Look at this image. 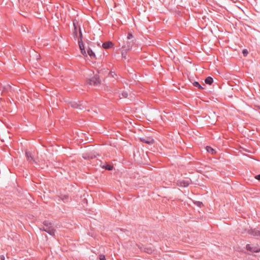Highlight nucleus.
<instances>
[{
    "label": "nucleus",
    "instance_id": "nucleus-1",
    "mask_svg": "<svg viewBox=\"0 0 260 260\" xmlns=\"http://www.w3.org/2000/svg\"><path fill=\"white\" fill-rule=\"evenodd\" d=\"M44 227L40 229V230L45 231L51 236L55 235V230L51 226V223L48 221L45 220L43 222Z\"/></svg>",
    "mask_w": 260,
    "mask_h": 260
},
{
    "label": "nucleus",
    "instance_id": "nucleus-2",
    "mask_svg": "<svg viewBox=\"0 0 260 260\" xmlns=\"http://www.w3.org/2000/svg\"><path fill=\"white\" fill-rule=\"evenodd\" d=\"M134 43V40H126L122 42L121 45L119 43V45L121 46V48H122L125 51L130 50Z\"/></svg>",
    "mask_w": 260,
    "mask_h": 260
},
{
    "label": "nucleus",
    "instance_id": "nucleus-3",
    "mask_svg": "<svg viewBox=\"0 0 260 260\" xmlns=\"http://www.w3.org/2000/svg\"><path fill=\"white\" fill-rule=\"evenodd\" d=\"M79 33H80V39L78 40L79 46V47H80V49L81 50L82 54L84 56H87V53H86V51L85 50V48H84V43H83V41L82 40V32H81L80 28H79Z\"/></svg>",
    "mask_w": 260,
    "mask_h": 260
},
{
    "label": "nucleus",
    "instance_id": "nucleus-4",
    "mask_svg": "<svg viewBox=\"0 0 260 260\" xmlns=\"http://www.w3.org/2000/svg\"><path fill=\"white\" fill-rule=\"evenodd\" d=\"M88 83L90 85H98L100 84L101 80L98 75H95L94 76L88 80Z\"/></svg>",
    "mask_w": 260,
    "mask_h": 260
},
{
    "label": "nucleus",
    "instance_id": "nucleus-5",
    "mask_svg": "<svg viewBox=\"0 0 260 260\" xmlns=\"http://www.w3.org/2000/svg\"><path fill=\"white\" fill-rule=\"evenodd\" d=\"M140 140L141 142L148 144H152L154 142V139L151 137L140 138Z\"/></svg>",
    "mask_w": 260,
    "mask_h": 260
},
{
    "label": "nucleus",
    "instance_id": "nucleus-6",
    "mask_svg": "<svg viewBox=\"0 0 260 260\" xmlns=\"http://www.w3.org/2000/svg\"><path fill=\"white\" fill-rule=\"evenodd\" d=\"M190 180H179L177 182V185L180 187H186L189 185Z\"/></svg>",
    "mask_w": 260,
    "mask_h": 260
},
{
    "label": "nucleus",
    "instance_id": "nucleus-7",
    "mask_svg": "<svg viewBox=\"0 0 260 260\" xmlns=\"http://www.w3.org/2000/svg\"><path fill=\"white\" fill-rule=\"evenodd\" d=\"M246 249L252 252H258L260 251V248L257 246H253L250 244L246 245Z\"/></svg>",
    "mask_w": 260,
    "mask_h": 260
},
{
    "label": "nucleus",
    "instance_id": "nucleus-8",
    "mask_svg": "<svg viewBox=\"0 0 260 260\" xmlns=\"http://www.w3.org/2000/svg\"><path fill=\"white\" fill-rule=\"evenodd\" d=\"M84 104L83 102H79V103L72 102L70 103V105L73 108L82 109L84 107Z\"/></svg>",
    "mask_w": 260,
    "mask_h": 260
},
{
    "label": "nucleus",
    "instance_id": "nucleus-9",
    "mask_svg": "<svg viewBox=\"0 0 260 260\" xmlns=\"http://www.w3.org/2000/svg\"><path fill=\"white\" fill-rule=\"evenodd\" d=\"M248 233L255 237H260V231L256 229H251L248 231Z\"/></svg>",
    "mask_w": 260,
    "mask_h": 260
},
{
    "label": "nucleus",
    "instance_id": "nucleus-10",
    "mask_svg": "<svg viewBox=\"0 0 260 260\" xmlns=\"http://www.w3.org/2000/svg\"><path fill=\"white\" fill-rule=\"evenodd\" d=\"M25 156H26L28 161H34V158L31 156V154L30 152L26 151L25 152Z\"/></svg>",
    "mask_w": 260,
    "mask_h": 260
},
{
    "label": "nucleus",
    "instance_id": "nucleus-11",
    "mask_svg": "<svg viewBox=\"0 0 260 260\" xmlns=\"http://www.w3.org/2000/svg\"><path fill=\"white\" fill-rule=\"evenodd\" d=\"M112 46V43L110 41L106 42L104 43L102 45L104 49H108L110 48Z\"/></svg>",
    "mask_w": 260,
    "mask_h": 260
},
{
    "label": "nucleus",
    "instance_id": "nucleus-12",
    "mask_svg": "<svg viewBox=\"0 0 260 260\" xmlns=\"http://www.w3.org/2000/svg\"><path fill=\"white\" fill-rule=\"evenodd\" d=\"M87 54L89 55V56L90 57L91 59L95 58V53L92 51V50L90 48H88L87 49Z\"/></svg>",
    "mask_w": 260,
    "mask_h": 260
},
{
    "label": "nucleus",
    "instance_id": "nucleus-13",
    "mask_svg": "<svg viewBox=\"0 0 260 260\" xmlns=\"http://www.w3.org/2000/svg\"><path fill=\"white\" fill-rule=\"evenodd\" d=\"M205 82L206 84L211 85L213 82V79L211 77H208L206 78Z\"/></svg>",
    "mask_w": 260,
    "mask_h": 260
},
{
    "label": "nucleus",
    "instance_id": "nucleus-14",
    "mask_svg": "<svg viewBox=\"0 0 260 260\" xmlns=\"http://www.w3.org/2000/svg\"><path fill=\"white\" fill-rule=\"evenodd\" d=\"M206 150L207 151V152H208L209 153H210L212 154H213L216 153L215 150L210 146H206Z\"/></svg>",
    "mask_w": 260,
    "mask_h": 260
},
{
    "label": "nucleus",
    "instance_id": "nucleus-15",
    "mask_svg": "<svg viewBox=\"0 0 260 260\" xmlns=\"http://www.w3.org/2000/svg\"><path fill=\"white\" fill-rule=\"evenodd\" d=\"M102 167L103 168H105V169L109 170V171L112 170L113 168V167L112 166L108 165V164H107L106 165H103Z\"/></svg>",
    "mask_w": 260,
    "mask_h": 260
},
{
    "label": "nucleus",
    "instance_id": "nucleus-16",
    "mask_svg": "<svg viewBox=\"0 0 260 260\" xmlns=\"http://www.w3.org/2000/svg\"><path fill=\"white\" fill-rule=\"evenodd\" d=\"M59 197L60 199V200L64 202H66L68 200L69 196L66 194H61Z\"/></svg>",
    "mask_w": 260,
    "mask_h": 260
},
{
    "label": "nucleus",
    "instance_id": "nucleus-17",
    "mask_svg": "<svg viewBox=\"0 0 260 260\" xmlns=\"http://www.w3.org/2000/svg\"><path fill=\"white\" fill-rule=\"evenodd\" d=\"M121 55L122 58H126V53L128 51H124L122 48H121Z\"/></svg>",
    "mask_w": 260,
    "mask_h": 260
},
{
    "label": "nucleus",
    "instance_id": "nucleus-18",
    "mask_svg": "<svg viewBox=\"0 0 260 260\" xmlns=\"http://www.w3.org/2000/svg\"><path fill=\"white\" fill-rule=\"evenodd\" d=\"M193 85L194 86L198 87L200 89H203V88L201 86V85L200 84V83L197 81H194L193 83Z\"/></svg>",
    "mask_w": 260,
    "mask_h": 260
},
{
    "label": "nucleus",
    "instance_id": "nucleus-19",
    "mask_svg": "<svg viewBox=\"0 0 260 260\" xmlns=\"http://www.w3.org/2000/svg\"><path fill=\"white\" fill-rule=\"evenodd\" d=\"M121 96L122 98H127L128 97V93L126 91H122L121 94Z\"/></svg>",
    "mask_w": 260,
    "mask_h": 260
},
{
    "label": "nucleus",
    "instance_id": "nucleus-20",
    "mask_svg": "<svg viewBox=\"0 0 260 260\" xmlns=\"http://www.w3.org/2000/svg\"><path fill=\"white\" fill-rule=\"evenodd\" d=\"M133 38V35L129 32L127 35V38H126V40H133L132 39Z\"/></svg>",
    "mask_w": 260,
    "mask_h": 260
},
{
    "label": "nucleus",
    "instance_id": "nucleus-21",
    "mask_svg": "<svg viewBox=\"0 0 260 260\" xmlns=\"http://www.w3.org/2000/svg\"><path fill=\"white\" fill-rule=\"evenodd\" d=\"M73 25H74V36H77V26L76 25L75 22L74 21L73 22Z\"/></svg>",
    "mask_w": 260,
    "mask_h": 260
},
{
    "label": "nucleus",
    "instance_id": "nucleus-22",
    "mask_svg": "<svg viewBox=\"0 0 260 260\" xmlns=\"http://www.w3.org/2000/svg\"><path fill=\"white\" fill-rule=\"evenodd\" d=\"M153 250L150 247L145 248V251H146L148 253H151L152 252Z\"/></svg>",
    "mask_w": 260,
    "mask_h": 260
},
{
    "label": "nucleus",
    "instance_id": "nucleus-23",
    "mask_svg": "<svg viewBox=\"0 0 260 260\" xmlns=\"http://www.w3.org/2000/svg\"><path fill=\"white\" fill-rule=\"evenodd\" d=\"M242 53L243 54V56L245 57L247 55L248 52L247 49H243L242 51Z\"/></svg>",
    "mask_w": 260,
    "mask_h": 260
},
{
    "label": "nucleus",
    "instance_id": "nucleus-24",
    "mask_svg": "<svg viewBox=\"0 0 260 260\" xmlns=\"http://www.w3.org/2000/svg\"><path fill=\"white\" fill-rule=\"evenodd\" d=\"M21 29H22V30H23V31H24V32H25V31H28V29H27V28L26 27V26L25 25H24V26H22L21 27Z\"/></svg>",
    "mask_w": 260,
    "mask_h": 260
},
{
    "label": "nucleus",
    "instance_id": "nucleus-25",
    "mask_svg": "<svg viewBox=\"0 0 260 260\" xmlns=\"http://www.w3.org/2000/svg\"><path fill=\"white\" fill-rule=\"evenodd\" d=\"M95 156H92L91 155V156H88L87 157L86 156H83V157L85 159H92L93 158H94Z\"/></svg>",
    "mask_w": 260,
    "mask_h": 260
},
{
    "label": "nucleus",
    "instance_id": "nucleus-26",
    "mask_svg": "<svg viewBox=\"0 0 260 260\" xmlns=\"http://www.w3.org/2000/svg\"><path fill=\"white\" fill-rule=\"evenodd\" d=\"M100 260H106V258L104 255H101L100 256Z\"/></svg>",
    "mask_w": 260,
    "mask_h": 260
},
{
    "label": "nucleus",
    "instance_id": "nucleus-27",
    "mask_svg": "<svg viewBox=\"0 0 260 260\" xmlns=\"http://www.w3.org/2000/svg\"><path fill=\"white\" fill-rule=\"evenodd\" d=\"M255 178L258 180H260V174L259 175H256Z\"/></svg>",
    "mask_w": 260,
    "mask_h": 260
},
{
    "label": "nucleus",
    "instance_id": "nucleus-28",
    "mask_svg": "<svg viewBox=\"0 0 260 260\" xmlns=\"http://www.w3.org/2000/svg\"><path fill=\"white\" fill-rule=\"evenodd\" d=\"M110 74L113 77H114V75H116L114 72H110Z\"/></svg>",
    "mask_w": 260,
    "mask_h": 260
},
{
    "label": "nucleus",
    "instance_id": "nucleus-29",
    "mask_svg": "<svg viewBox=\"0 0 260 260\" xmlns=\"http://www.w3.org/2000/svg\"><path fill=\"white\" fill-rule=\"evenodd\" d=\"M0 259H1V260H5V256L4 255H1L0 256Z\"/></svg>",
    "mask_w": 260,
    "mask_h": 260
},
{
    "label": "nucleus",
    "instance_id": "nucleus-30",
    "mask_svg": "<svg viewBox=\"0 0 260 260\" xmlns=\"http://www.w3.org/2000/svg\"><path fill=\"white\" fill-rule=\"evenodd\" d=\"M210 2L211 3H213V4H214V1H210Z\"/></svg>",
    "mask_w": 260,
    "mask_h": 260
},
{
    "label": "nucleus",
    "instance_id": "nucleus-31",
    "mask_svg": "<svg viewBox=\"0 0 260 260\" xmlns=\"http://www.w3.org/2000/svg\"><path fill=\"white\" fill-rule=\"evenodd\" d=\"M194 5H195L194 6L196 7V6H197V4L196 3H195V4H194Z\"/></svg>",
    "mask_w": 260,
    "mask_h": 260
},
{
    "label": "nucleus",
    "instance_id": "nucleus-32",
    "mask_svg": "<svg viewBox=\"0 0 260 260\" xmlns=\"http://www.w3.org/2000/svg\"><path fill=\"white\" fill-rule=\"evenodd\" d=\"M114 5H115V6L116 7V4L115 3H114Z\"/></svg>",
    "mask_w": 260,
    "mask_h": 260
}]
</instances>
